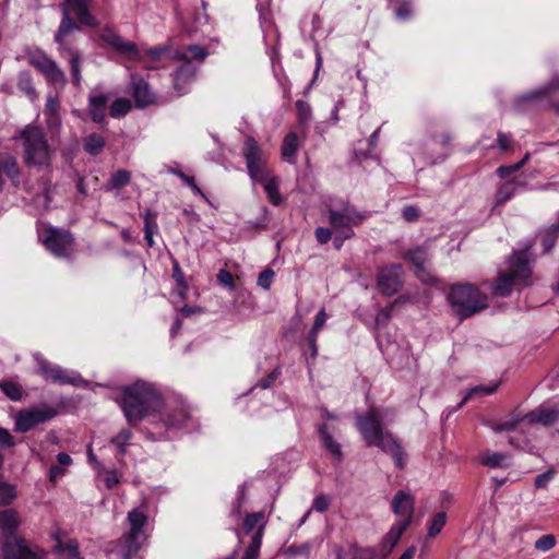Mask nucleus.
Returning a JSON list of instances; mask_svg holds the SVG:
<instances>
[{
	"mask_svg": "<svg viewBox=\"0 0 559 559\" xmlns=\"http://www.w3.org/2000/svg\"><path fill=\"white\" fill-rule=\"evenodd\" d=\"M262 538L261 530H257L251 536L250 543L241 559H259Z\"/></svg>",
	"mask_w": 559,
	"mask_h": 559,
	"instance_id": "40",
	"label": "nucleus"
},
{
	"mask_svg": "<svg viewBox=\"0 0 559 559\" xmlns=\"http://www.w3.org/2000/svg\"><path fill=\"white\" fill-rule=\"evenodd\" d=\"M60 8L62 12V17L58 31L55 34V41L58 45V50L62 49L63 47H69L66 44V39L74 32L80 31L79 24H76L72 17V12L75 13L78 21L81 25L88 27H97L99 25L98 20L94 15L93 23L84 22V19L81 15V9L72 4L70 0H64Z\"/></svg>",
	"mask_w": 559,
	"mask_h": 559,
	"instance_id": "8",
	"label": "nucleus"
},
{
	"mask_svg": "<svg viewBox=\"0 0 559 559\" xmlns=\"http://www.w3.org/2000/svg\"><path fill=\"white\" fill-rule=\"evenodd\" d=\"M217 282L219 285L227 287L229 290L235 289V282L231 273L225 269H222L217 273Z\"/></svg>",
	"mask_w": 559,
	"mask_h": 559,
	"instance_id": "58",
	"label": "nucleus"
},
{
	"mask_svg": "<svg viewBox=\"0 0 559 559\" xmlns=\"http://www.w3.org/2000/svg\"><path fill=\"white\" fill-rule=\"evenodd\" d=\"M266 518L264 512H254L250 513L245 518L243 521V530L246 533L251 532L254 527L257 530H261L262 535L264 534V528L266 526Z\"/></svg>",
	"mask_w": 559,
	"mask_h": 559,
	"instance_id": "38",
	"label": "nucleus"
},
{
	"mask_svg": "<svg viewBox=\"0 0 559 559\" xmlns=\"http://www.w3.org/2000/svg\"><path fill=\"white\" fill-rule=\"evenodd\" d=\"M507 460V456L502 453H499V452H492V453H487L486 455H484L481 457V464L490 467V468H495V467H500L503 465V462Z\"/></svg>",
	"mask_w": 559,
	"mask_h": 559,
	"instance_id": "53",
	"label": "nucleus"
},
{
	"mask_svg": "<svg viewBox=\"0 0 559 559\" xmlns=\"http://www.w3.org/2000/svg\"><path fill=\"white\" fill-rule=\"evenodd\" d=\"M142 216L144 221V234H155L158 229L156 213L152 210H146Z\"/></svg>",
	"mask_w": 559,
	"mask_h": 559,
	"instance_id": "54",
	"label": "nucleus"
},
{
	"mask_svg": "<svg viewBox=\"0 0 559 559\" xmlns=\"http://www.w3.org/2000/svg\"><path fill=\"white\" fill-rule=\"evenodd\" d=\"M128 521L130 530L123 536V559H131L140 550L142 544L146 540L147 537L144 531V527L147 523V516L143 511L139 509L131 510L128 513Z\"/></svg>",
	"mask_w": 559,
	"mask_h": 559,
	"instance_id": "9",
	"label": "nucleus"
},
{
	"mask_svg": "<svg viewBox=\"0 0 559 559\" xmlns=\"http://www.w3.org/2000/svg\"><path fill=\"white\" fill-rule=\"evenodd\" d=\"M559 418V408L557 406L540 405L536 409L526 414L522 420L528 424H540L551 426Z\"/></svg>",
	"mask_w": 559,
	"mask_h": 559,
	"instance_id": "23",
	"label": "nucleus"
},
{
	"mask_svg": "<svg viewBox=\"0 0 559 559\" xmlns=\"http://www.w3.org/2000/svg\"><path fill=\"white\" fill-rule=\"evenodd\" d=\"M326 319H328V316H326L325 310L321 309L316 314L314 322H313V325H312V329H311L310 333L318 335L319 331L324 326V324L326 322Z\"/></svg>",
	"mask_w": 559,
	"mask_h": 559,
	"instance_id": "62",
	"label": "nucleus"
},
{
	"mask_svg": "<svg viewBox=\"0 0 559 559\" xmlns=\"http://www.w3.org/2000/svg\"><path fill=\"white\" fill-rule=\"evenodd\" d=\"M16 498V487L0 479V506L8 507Z\"/></svg>",
	"mask_w": 559,
	"mask_h": 559,
	"instance_id": "43",
	"label": "nucleus"
},
{
	"mask_svg": "<svg viewBox=\"0 0 559 559\" xmlns=\"http://www.w3.org/2000/svg\"><path fill=\"white\" fill-rule=\"evenodd\" d=\"M242 156L246 160L248 175L253 181L263 179L264 176L269 174L265 154L252 136L246 139L242 147Z\"/></svg>",
	"mask_w": 559,
	"mask_h": 559,
	"instance_id": "14",
	"label": "nucleus"
},
{
	"mask_svg": "<svg viewBox=\"0 0 559 559\" xmlns=\"http://www.w3.org/2000/svg\"><path fill=\"white\" fill-rule=\"evenodd\" d=\"M38 371L46 381L58 383L60 385L71 384L74 386H87L88 382L84 380L76 371H69L59 366L50 365L40 355H35Z\"/></svg>",
	"mask_w": 559,
	"mask_h": 559,
	"instance_id": "13",
	"label": "nucleus"
},
{
	"mask_svg": "<svg viewBox=\"0 0 559 559\" xmlns=\"http://www.w3.org/2000/svg\"><path fill=\"white\" fill-rule=\"evenodd\" d=\"M404 259L407 260L415 269L416 276L425 284H432L435 282L433 275L429 272V257L424 247L411 249L404 253Z\"/></svg>",
	"mask_w": 559,
	"mask_h": 559,
	"instance_id": "19",
	"label": "nucleus"
},
{
	"mask_svg": "<svg viewBox=\"0 0 559 559\" xmlns=\"http://www.w3.org/2000/svg\"><path fill=\"white\" fill-rule=\"evenodd\" d=\"M523 187H525V182L516 179L502 182L497 189L493 205L500 206L504 204Z\"/></svg>",
	"mask_w": 559,
	"mask_h": 559,
	"instance_id": "30",
	"label": "nucleus"
},
{
	"mask_svg": "<svg viewBox=\"0 0 559 559\" xmlns=\"http://www.w3.org/2000/svg\"><path fill=\"white\" fill-rule=\"evenodd\" d=\"M106 145L105 138L99 133H91L84 139L83 148L84 151L92 155H98Z\"/></svg>",
	"mask_w": 559,
	"mask_h": 559,
	"instance_id": "36",
	"label": "nucleus"
},
{
	"mask_svg": "<svg viewBox=\"0 0 559 559\" xmlns=\"http://www.w3.org/2000/svg\"><path fill=\"white\" fill-rule=\"evenodd\" d=\"M335 559H374L376 551L370 547L348 544L347 547L334 546Z\"/></svg>",
	"mask_w": 559,
	"mask_h": 559,
	"instance_id": "25",
	"label": "nucleus"
},
{
	"mask_svg": "<svg viewBox=\"0 0 559 559\" xmlns=\"http://www.w3.org/2000/svg\"><path fill=\"white\" fill-rule=\"evenodd\" d=\"M415 499L413 495L400 490L392 499V512L397 516V522H406L409 525L414 518Z\"/></svg>",
	"mask_w": 559,
	"mask_h": 559,
	"instance_id": "21",
	"label": "nucleus"
},
{
	"mask_svg": "<svg viewBox=\"0 0 559 559\" xmlns=\"http://www.w3.org/2000/svg\"><path fill=\"white\" fill-rule=\"evenodd\" d=\"M508 271L499 275L491 286L496 297H507L515 285H528L532 270L527 251H515L508 259Z\"/></svg>",
	"mask_w": 559,
	"mask_h": 559,
	"instance_id": "3",
	"label": "nucleus"
},
{
	"mask_svg": "<svg viewBox=\"0 0 559 559\" xmlns=\"http://www.w3.org/2000/svg\"><path fill=\"white\" fill-rule=\"evenodd\" d=\"M173 276L179 285V289L177 292L178 296L183 299L188 289V286L185 281V275L180 269V265L177 261L173 264Z\"/></svg>",
	"mask_w": 559,
	"mask_h": 559,
	"instance_id": "52",
	"label": "nucleus"
},
{
	"mask_svg": "<svg viewBox=\"0 0 559 559\" xmlns=\"http://www.w3.org/2000/svg\"><path fill=\"white\" fill-rule=\"evenodd\" d=\"M4 559H45L44 554L29 548L22 538H7L3 545Z\"/></svg>",
	"mask_w": 559,
	"mask_h": 559,
	"instance_id": "20",
	"label": "nucleus"
},
{
	"mask_svg": "<svg viewBox=\"0 0 559 559\" xmlns=\"http://www.w3.org/2000/svg\"><path fill=\"white\" fill-rule=\"evenodd\" d=\"M559 236V223L552 224L548 228L542 231V246L544 249V253H548L555 247L557 238Z\"/></svg>",
	"mask_w": 559,
	"mask_h": 559,
	"instance_id": "39",
	"label": "nucleus"
},
{
	"mask_svg": "<svg viewBox=\"0 0 559 559\" xmlns=\"http://www.w3.org/2000/svg\"><path fill=\"white\" fill-rule=\"evenodd\" d=\"M179 59L182 63L174 74V86L182 95L187 92V86L194 80L197 69L186 56H180Z\"/></svg>",
	"mask_w": 559,
	"mask_h": 559,
	"instance_id": "22",
	"label": "nucleus"
},
{
	"mask_svg": "<svg viewBox=\"0 0 559 559\" xmlns=\"http://www.w3.org/2000/svg\"><path fill=\"white\" fill-rule=\"evenodd\" d=\"M447 513L441 511L438 512L428 523V536H437L447 523Z\"/></svg>",
	"mask_w": 559,
	"mask_h": 559,
	"instance_id": "46",
	"label": "nucleus"
},
{
	"mask_svg": "<svg viewBox=\"0 0 559 559\" xmlns=\"http://www.w3.org/2000/svg\"><path fill=\"white\" fill-rule=\"evenodd\" d=\"M448 300L453 312L461 320L487 308V297L477 287L468 283L451 286Z\"/></svg>",
	"mask_w": 559,
	"mask_h": 559,
	"instance_id": "5",
	"label": "nucleus"
},
{
	"mask_svg": "<svg viewBox=\"0 0 559 559\" xmlns=\"http://www.w3.org/2000/svg\"><path fill=\"white\" fill-rule=\"evenodd\" d=\"M169 431L192 430L197 421L189 405L180 399L168 401L159 421Z\"/></svg>",
	"mask_w": 559,
	"mask_h": 559,
	"instance_id": "6",
	"label": "nucleus"
},
{
	"mask_svg": "<svg viewBox=\"0 0 559 559\" xmlns=\"http://www.w3.org/2000/svg\"><path fill=\"white\" fill-rule=\"evenodd\" d=\"M1 391L12 401H20L22 399V391L19 384L11 381L0 382Z\"/></svg>",
	"mask_w": 559,
	"mask_h": 559,
	"instance_id": "51",
	"label": "nucleus"
},
{
	"mask_svg": "<svg viewBox=\"0 0 559 559\" xmlns=\"http://www.w3.org/2000/svg\"><path fill=\"white\" fill-rule=\"evenodd\" d=\"M298 121L301 126H307L312 119L311 107L307 102L301 99L297 100L296 104Z\"/></svg>",
	"mask_w": 559,
	"mask_h": 559,
	"instance_id": "48",
	"label": "nucleus"
},
{
	"mask_svg": "<svg viewBox=\"0 0 559 559\" xmlns=\"http://www.w3.org/2000/svg\"><path fill=\"white\" fill-rule=\"evenodd\" d=\"M393 306H394V304L389 307H385V308H380L378 310V313L376 316V324L377 325L386 324V322L391 318Z\"/></svg>",
	"mask_w": 559,
	"mask_h": 559,
	"instance_id": "63",
	"label": "nucleus"
},
{
	"mask_svg": "<svg viewBox=\"0 0 559 559\" xmlns=\"http://www.w3.org/2000/svg\"><path fill=\"white\" fill-rule=\"evenodd\" d=\"M412 14V4L409 1H402L395 9V15L400 20H406Z\"/></svg>",
	"mask_w": 559,
	"mask_h": 559,
	"instance_id": "61",
	"label": "nucleus"
},
{
	"mask_svg": "<svg viewBox=\"0 0 559 559\" xmlns=\"http://www.w3.org/2000/svg\"><path fill=\"white\" fill-rule=\"evenodd\" d=\"M319 436L323 442V447L333 456L336 462H341L343 459V452L341 444L332 437L328 430L326 425H321L318 428Z\"/></svg>",
	"mask_w": 559,
	"mask_h": 559,
	"instance_id": "31",
	"label": "nucleus"
},
{
	"mask_svg": "<svg viewBox=\"0 0 559 559\" xmlns=\"http://www.w3.org/2000/svg\"><path fill=\"white\" fill-rule=\"evenodd\" d=\"M329 223L334 233H343L345 237H354V226L359 225L366 215L347 202H342L338 209L328 211Z\"/></svg>",
	"mask_w": 559,
	"mask_h": 559,
	"instance_id": "10",
	"label": "nucleus"
},
{
	"mask_svg": "<svg viewBox=\"0 0 559 559\" xmlns=\"http://www.w3.org/2000/svg\"><path fill=\"white\" fill-rule=\"evenodd\" d=\"M409 525L406 522H397L395 521L386 535L383 537L382 544L383 548L388 551H391L394 546L399 543L403 533L407 530Z\"/></svg>",
	"mask_w": 559,
	"mask_h": 559,
	"instance_id": "33",
	"label": "nucleus"
},
{
	"mask_svg": "<svg viewBox=\"0 0 559 559\" xmlns=\"http://www.w3.org/2000/svg\"><path fill=\"white\" fill-rule=\"evenodd\" d=\"M298 150V136L295 132L288 133L282 144L283 158L288 163L295 162V155Z\"/></svg>",
	"mask_w": 559,
	"mask_h": 559,
	"instance_id": "37",
	"label": "nucleus"
},
{
	"mask_svg": "<svg viewBox=\"0 0 559 559\" xmlns=\"http://www.w3.org/2000/svg\"><path fill=\"white\" fill-rule=\"evenodd\" d=\"M126 420L138 425L144 418L159 412L164 405L163 396L157 388L144 380H136L121 390L119 401Z\"/></svg>",
	"mask_w": 559,
	"mask_h": 559,
	"instance_id": "1",
	"label": "nucleus"
},
{
	"mask_svg": "<svg viewBox=\"0 0 559 559\" xmlns=\"http://www.w3.org/2000/svg\"><path fill=\"white\" fill-rule=\"evenodd\" d=\"M59 52L68 58L70 70L72 74V82L76 87L81 86L82 75H81V62L82 55L78 49L72 47H63L59 50Z\"/></svg>",
	"mask_w": 559,
	"mask_h": 559,
	"instance_id": "29",
	"label": "nucleus"
},
{
	"mask_svg": "<svg viewBox=\"0 0 559 559\" xmlns=\"http://www.w3.org/2000/svg\"><path fill=\"white\" fill-rule=\"evenodd\" d=\"M132 437V432L129 429H121L115 437L110 439V443L115 444L118 448V451L121 455L127 453V447Z\"/></svg>",
	"mask_w": 559,
	"mask_h": 559,
	"instance_id": "45",
	"label": "nucleus"
},
{
	"mask_svg": "<svg viewBox=\"0 0 559 559\" xmlns=\"http://www.w3.org/2000/svg\"><path fill=\"white\" fill-rule=\"evenodd\" d=\"M17 88L25 94L29 100L34 102L38 98V93L34 87L32 74L28 71H21L16 78Z\"/></svg>",
	"mask_w": 559,
	"mask_h": 559,
	"instance_id": "34",
	"label": "nucleus"
},
{
	"mask_svg": "<svg viewBox=\"0 0 559 559\" xmlns=\"http://www.w3.org/2000/svg\"><path fill=\"white\" fill-rule=\"evenodd\" d=\"M0 168L11 181L12 186L19 187L21 183V168L17 159L9 153H0Z\"/></svg>",
	"mask_w": 559,
	"mask_h": 559,
	"instance_id": "28",
	"label": "nucleus"
},
{
	"mask_svg": "<svg viewBox=\"0 0 559 559\" xmlns=\"http://www.w3.org/2000/svg\"><path fill=\"white\" fill-rule=\"evenodd\" d=\"M544 103L559 111V75L554 76L548 85L516 97L513 108L515 111L522 112Z\"/></svg>",
	"mask_w": 559,
	"mask_h": 559,
	"instance_id": "7",
	"label": "nucleus"
},
{
	"mask_svg": "<svg viewBox=\"0 0 559 559\" xmlns=\"http://www.w3.org/2000/svg\"><path fill=\"white\" fill-rule=\"evenodd\" d=\"M55 416L52 411L40 408L23 409L15 416V430L25 433L39 424H44Z\"/></svg>",
	"mask_w": 559,
	"mask_h": 559,
	"instance_id": "18",
	"label": "nucleus"
},
{
	"mask_svg": "<svg viewBox=\"0 0 559 559\" xmlns=\"http://www.w3.org/2000/svg\"><path fill=\"white\" fill-rule=\"evenodd\" d=\"M557 545V538L552 534H546L540 536L534 544L536 550L542 552H548Z\"/></svg>",
	"mask_w": 559,
	"mask_h": 559,
	"instance_id": "50",
	"label": "nucleus"
},
{
	"mask_svg": "<svg viewBox=\"0 0 559 559\" xmlns=\"http://www.w3.org/2000/svg\"><path fill=\"white\" fill-rule=\"evenodd\" d=\"M53 187L50 179H45L43 182V191L36 197V201L45 209H48L52 200Z\"/></svg>",
	"mask_w": 559,
	"mask_h": 559,
	"instance_id": "49",
	"label": "nucleus"
},
{
	"mask_svg": "<svg viewBox=\"0 0 559 559\" xmlns=\"http://www.w3.org/2000/svg\"><path fill=\"white\" fill-rule=\"evenodd\" d=\"M107 103L108 96L100 95H90L87 103V112L91 119L98 124H102L106 120V111H107Z\"/></svg>",
	"mask_w": 559,
	"mask_h": 559,
	"instance_id": "26",
	"label": "nucleus"
},
{
	"mask_svg": "<svg viewBox=\"0 0 559 559\" xmlns=\"http://www.w3.org/2000/svg\"><path fill=\"white\" fill-rule=\"evenodd\" d=\"M274 277V271L271 269H265L262 271L258 276V286L262 287L263 289H270L272 281Z\"/></svg>",
	"mask_w": 559,
	"mask_h": 559,
	"instance_id": "59",
	"label": "nucleus"
},
{
	"mask_svg": "<svg viewBox=\"0 0 559 559\" xmlns=\"http://www.w3.org/2000/svg\"><path fill=\"white\" fill-rule=\"evenodd\" d=\"M40 239L55 257H70L73 247V237L70 231L49 227L40 235Z\"/></svg>",
	"mask_w": 559,
	"mask_h": 559,
	"instance_id": "15",
	"label": "nucleus"
},
{
	"mask_svg": "<svg viewBox=\"0 0 559 559\" xmlns=\"http://www.w3.org/2000/svg\"><path fill=\"white\" fill-rule=\"evenodd\" d=\"M180 56H186L187 59L191 62L193 60L198 62H203L205 58L209 56V51L205 47L199 45H190L187 47L186 52L181 53Z\"/></svg>",
	"mask_w": 559,
	"mask_h": 559,
	"instance_id": "47",
	"label": "nucleus"
},
{
	"mask_svg": "<svg viewBox=\"0 0 559 559\" xmlns=\"http://www.w3.org/2000/svg\"><path fill=\"white\" fill-rule=\"evenodd\" d=\"M100 39L112 50L120 53L130 61H139L141 58L138 46L129 40L123 39L110 27H104L100 32Z\"/></svg>",
	"mask_w": 559,
	"mask_h": 559,
	"instance_id": "16",
	"label": "nucleus"
},
{
	"mask_svg": "<svg viewBox=\"0 0 559 559\" xmlns=\"http://www.w3.org/2000/svg\"><path fill=\"white\" fill-rule=\"evenodd\" d=\"M27 62L37 69L48 83L64 87L67 78L63 70L55 60L49 58L43 50L36 49L26 53Z\"/></svg>",
	"mask_w": 559,
	"mask_h": 559,
	"instance_id": "12",
	"label": "nucleus"
},
{
	"mask_svg": "<svg viewBox=\"0 0 559 559\" xmlns=\"http://www.w3.org/2000/svg\"><path fill=\"white\" fill-rule=\"evenodd\" d=\"M552 477H554L552 471H547L545 473H542L535 477L534 485L538 489L546 488L547 485L549 484V481L552 479Z\"/></svg>",
	"mask_w": 559,
	"mask_h": 559,
	"instance_id": "64",
	"label": "nucleus"
},
{
	"mask_svg": "<svg viewBox=\"0 0 559 559\" xmlns=\"http://www.w3.org/2000/svg\"><path fill=\"white\" fill-rule=\"evenodd\" d=\"M131 175L128 170L120 169L112 174L106 190L119 189L127 186L130 182Z\"/></svg>",
	"mask_w": 559,
	"mask_h": 559,
	"instance_id": "44",
	"label": "nucleus"
},
{
	"mask_svg": "<svg viewBox=\"0 0 559 559\" xmlns=\"http://www.w3.org/2000/svg\"><path fill=\"white\" fill-rule=\"evenodd\" d=\"M56 545L52 547L53 554H61L67 551L69 559H83L79 552V544L75 539L66 538V534L58 531L53 534Z\"/></svg>",
	"mask_w": 559,
	"mask_h": 559,
	"instance_id": "27",
	"label": "nucleus"
},
{
	"mask_svg": "<svg viewBox=\"0 0 559 559\" xmlns=\"http://www.w3.org/2000/svg\"><path fill=\"white\" fill-rule=\"evenodd\" d=\"M132 95L136 107H145L154 103L155 95L151 91L150 85L142 78L131 75Z\"/></svg>",
	"mask_w": 559,
	"mask_h": 559,
	"instance_id": "24",
	"label": "nucleus"
},
{
	"mask_svg": "<svg viewBox=\"0 0 559 559\" xmlns=\"http://www.w3.org/2000/svg\"><path fill=\"white\" fill-rule=\"evenodd\" d=\"M386 411L371 407L366 414L356 416L355 426L368 447H377L390 453L397 467L404 466V452L394 436L384 429Z\"/></svg>",
	"mask_w": 559,
	"mask_h": 559,
	"instance_id": "2",
	"label": "nucleus"
},
{
	"mask_svg": "<svg viewBox=\"0 0 559 559\" xmlns=\"http://www.w3.org/2000/svg\"><path fill=\"white\" fill-rule=\"evenodd\" d=\"M93 1L94 0H70V2L72 4H74L75 7H79L81 9V15L84 19V22H90V23L94 22L93 14L90 12V9H88V5Z\"/></svg>",
	"mask_w": 559,
	"mask_h": 559,
	"instance_id": "57",
	"label": "nucleus"
},
{
	"mask_svg": "<svg viewBox=\"0 0 559 559\" xmlns=\"http://www.w3.org/2000/svg\"><path fill=\"white\" fill-rule=\"evenodd\" d=\"M59 111V97L49 95L45 105L44 115H58Z\"/></svg>",
	"mask_w": 559,
	"mask_h": 559,
	"instance_id": "60",
	"label": "nucleus"
},
{
	"mask_svg": "<svg viewBox=\"0 0 559 559\" xmlns=\"http://www.w3.org/2000/svg\"><path fill=\"white\" fill-rule=\"evenodd\" d=\"M19 139L23 142V158L27 166L50 169L53 151L49 147L40 128L26 126L21 131Z\"/></svg>",
	"mask_w": 559,
	"mask_h": 559,
	"instance_id": "4",
	"label": "nucleus"
},
{
	"mask_svg": "<svg viewBox=\"0 0 559 559\" xmlns=\"http://www.w3.org/2000/svg\"><path fill=\"white\" fill-rule=\"evenodd\" d=\"M498 385H499V383L495 382V383L489 384V385H478V386H475V388L471 389L466 393V395L463 397V400L459 403L456 408H461L469 399H472L475 395H489V394H492L497 390Z\"/></svg>",
	"mask_w": 559,
	"mask_h": 559,
	"instance_id": "42",
	"label": "nucleus"
},
{
	"mask_svg": "<svg viewBox=\"0 0 559 559\" xmlns=\"http://www.w3.org/2000/svg\"><path fill=\"white\" fill-rule=\"evenodd\" d=\"M255 181L263 185L267 199L273 205L281 204L282 195L278 189L280 181L276 177H270L267 174L263 179H258Z\"/></svg>",
	"mask_w": 559,
	"mask_h": 559,
	"instance_id": "32",
	"label": "nucleus"
},
{
	"mask_svg": "<svg viewBox=\"0 0 559 559\" xmlns=\"http://www.w3.org/2000/svg\"><path fill=\"white\" fill-rule=\"evenodd\" d=\"M175 174L181 179L183 183L191 188L192 192L197 195H200L202 199L207 200L206 195L202 192L200 187L195 183L193 177L186 175L185 173L177 170Z\"/></svg>",
	"mask_w": 559,
	"mask_h": 559,
	"instance_id": "56",
	"label": "nucleus"
},
{
	"mask_svg": "<svg viewBox=\"0 0 559 559\" xmlns=\"http://www.w3.org/2000/svg\"><path fill=\"white\" fill-rule=\"evenodd\" d=\"M20 524L21 521L15 510L8 509L0 511V527L2 528L5 536L13 533L20 526Z\"/></svg>",
	"mask_w": 559,
	"mask_h": 559,
	"instance_id": "35",
	"label": "nucleus"
},
{
	"mask_svg": "<svg viewBox=\"0 0 559 559\" xmlns=\"http://www.w3.org/2000/svg\"><path fill=\"white\" fill-rule=\"evenodd\" d=\"M403 267L401 264H391L380 269L377 284L383 295L392 296L402 287Z\"/></svg>",
	"mask_w": 559,
	"mask_h": 559,
	"instance_id": "17",
	"label": "nucleus"
},
{
	"mask_svg": "<svg viewBox=\"0 0 559 559\" xmlns=\"http://www.w3.org/2000/svg\"><path fill=\"white\" fill-rule=\"evenodd\" d=\"M27 62L37 69L48 83L64 87L67 78L63 70L55 60L49 58L43 50L36 49L26 53Z\"/></svg>",
	"mask_w": 559,
	"mask_h": 559,
	"instance_id": "11",
	"label": "nucleus"
},
{
	"mask_svg": "<svg viewBox=\"0 0 559 559\" xmlns=\"http://www.w3.org/2000/svg\"><path fill=\"white\" fill-rule=\"evenodd\" d=\"M131 109V102L128 98L119 97L109 107V115L112 118L124 117Z\"/></svg>",
	"mask_w": 559,
	"mask_h": 559,
	"instance_id": "41",
	"label": "nucleus"
},
{
	"mask_svg": "<svg viewBox=\"0 0 559 559\" xmlns=\"http://www.w3.org/2000/svg\"><path fill=\"white\" fill-rule=\"evenodd\" d=\"M528 159V154H526L524 156V158L522 160H520L519 163H515L513 165H504V166H500L497 168V175L500 177V178H507L509 177L511 174L520 170L524 164L526 163V160Z\"/></svg>",
	"mask_w": 559,
	"mask_h": 559,
	"instance_id": "55",
	"label": "nucleus"
}]
</instances>
